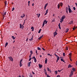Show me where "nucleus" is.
<instances>
[{"mask_svg":"<svg viewBox=\"0 0 77 77\" xmlns=\"http://www.w3.org/2000/svg\"><path fill=\"white\" fill-rule=\"evenodd\" d=\"M8 58H9V60L10 61H11V62H12L13 61V58L12 57H8Z\"/></svg>","mask_w":77,"mask_h":77,"instance_id":"1","label":"nucleus"},{"mask_svg":"<svg viewBox=\"0 0 77 77\" xmlns=\"http://www.w3.org/2000/svg\"><path fill=\"white\" fill-rule=\"evenodd\" d=\"M73 74H74V72H73V71H71V72L69 75V77H72V75H73Z\"/></svg>","mask_w":77,"mask_h":77,"instance_id":"2","label":"nucleus"},{"mask_svg":"<svg viewBox=\"0 0 77 77\" xmlns=\"http://www.w3.org/2000/svg\"><path fill=\"white\" fill-rule=\"evenodd\" d=\"M68 11L69 14L73 12L71 10V8H68Z\"/></svg>","mask_w":77,"mask_h":77,"instance_id":"3","label":"nucleus"},{"mask_svg":"<svg viewBox=\"0 0 77 77\" xmlns=\"http://www.w3.org/2000/svg\"><path fill=\"white\" fill-rule=\"evenodd\" d=\"M32 63V62L30 61L29 62H28V66H29V67H30V64Z\"/></svg>","mask_w":77,"mask_h":77,"instance_id":"4","label":"nucleus"},{"mask_svg":"<svg viewBox=\"0 0 77 77\" xmlns=\"http://www.w3.org/2000/svg\"><path fill=\"white\" fill-rule=\"evenodd\" d=\"M46 22V20H45L44 21V22L43 23V25H42V27H44V25H45V23Z\"/></svg>","mask_w":77,"mask_h":77,"instance_id":"5","label":"nucleus"},{"mask_svg":"<svg viewBox=\"0 0 77 77\" xmlns=\"http://www.w3.org/2000/svg\"><path fill=\"white\" fill-rule=\"evenodd\" d=\"M64 18H65V15L61 17V20H63Z\"/></svg>","mask_w":77,"mask_h":77,"instance_id":"6","label":"nucleus"},{"mask_svg":"<svg viewBox=\"0 0 77 77\" xmlns=\"http://www.w3.org/2000/svg\"><path fill=\"white\" fill-rule=\"evenodd\" d=\"M54 36H56V35H57V33L55 32L54 33Z\"/></svg>","mask_w":77,"mask_h":77,"instance_id":"7","label":"nucleus"},{"mask_svg":"<svg viewBox=\"0 0 77 77\" xmlns=\"http://www.w3.org/2000/svg\"><path fill=\"white\" fill-rule=\"evenodd\" d=\"M38 66H39V68H42V65L39 64L38 65Z\"/></svg>","mask_w":77,"mask_h":77,"instance_id":"8","label":"nucleus"},{"mask_svg":"<svg viewBox=\"0 0 77 77\" xmlns=\"http://www.w3.org/2000/svg\"><path fill=\"white\" fill-rule=\"evenodd\" d=\"M23 16H22L21 17L22 18H24V17H25V14H23Z\"/></svg>","mask_w":77,"mask_h":77,"instance_id":"9","label":"nucleus"},{"mask_svg":"<svg viewBox=\"0 0 77 77\" xmlns=\"http://www.w3.org/2000/svg\"><path fill=\"white\" fill-rule=\"evenodd\" d=\"M47 58H46L45 59V64H47Z\"/></svg>","mask_w":77,"mask_h":77,"instance_id":"10","label":"nucleus"},{"mask_svg":"<svg viewBox=\"0 0 77 77\" xmlns=\"http://www.w3.org/2000/svg\"><path fill=\"white\" fill-rule=\"evenodd\" d=\"M29 77H33V75L31 73H30V74L29 75Z\"/></svg>","mask_w":77,"mask_h":77,"instance_id":"11","label":"nucleus"},{"mask_svg":"<svg viewBox=\"0 0 77 77\" xmlns=\"http://www.w3.org/2000/svg\"><path fill=\"white\" fill-rule=\"evenodd\" d=\"M31 29H32V31H33L34 30V27L33 26H32L31 28Z\"/></svg>","mask_w":77,"mask_h":77,"instance_id":"12","label":"nucleus"},{"mask_svg":"<svg viewBox=\"0 0 77 77\" xmlns=\"http://www.w3.org/2000/svg\"><path fill=\"white\" fill-rule=\"evenodd\" d=\"M42 37H43V35L41 36L40 37L38 38V39H39V40H40V39L41 38H42Z\"/></svg>","mask_w":77,"mask_h":77,"instance_id":"13","label":"nucleus"},{"mask_svg":"<svg viewBox=\"0 0 77 77\" xmlns=\"http://www.w3.org/2000/svg\"><path fill=\"white\" fill-rule=\"evenodd\" d=\"M73 22L72 21H71L69 23V24H72Z\"/></svg>","mask_w":77,"mask_h":77,"instance_id":"14","label":"nucleus"},{"mask_svg":"<svg viewBox=\"0 0 77 77\" xmlns=\"http://www.w3.org/2000/svg\"><path fill=\"white\" fill-rule=\"evenodd\" d=\"M20 28L21 29V28H22V29H23V26H22V25H21V24H20Z\"/></svg>","mask_w":77,"mask_h":77,"instance_id":"15","label":"nucleus"},{"mask_svg":"<svg viewBox=\"0 0 77 77\" xmlns=\"http://www.w3.org/2000/svg\"><path fill=\"white\" fill-rule=\"evenodd\" d=\"M40 15L41 14H37V15L38 16V18H39V17H40Z\"/></svg>","mask_w":77,"mask_h":77,"instance_id":"16","label":"nucleus"},{"mask_svg":"<svg viewBox=\"0 0 77 77\" xmlns=\"http://www.w3.org/2000/svg\"><path fill=\"white\" fill-rule=\"evenodd\" d=\"M2 15H3V20H4V18H5V15L4 14H2Z\"/></svg>","mask_w":77,"mask_h":77,"instance_id":"17","label":"nucleus"},{"mask_svg":"<svg viewBox=\"0 0 77 77\" xmlns=\"http://www.w3.org/2000/svg\"><path fill=\"white\" fill-rule=\"evenodd\" d=\"M72 67L71 64H69L68 66V68H71Z\"/></svg>","mask_w":77,"mask_h":77,"instance_id":"18","label":"nucleus"},{"mask_svg":"<svg viewBox=\"0 0 77 77\" xmlns=\"http://www.w3.org/2000/svg\"><path fill=\"white\" fill-rule=\"evenodd\" d=\"M60 5L61 6V7H62V6H63V3H62V2H60Z\"/></svg>","mask_w":77,"mask_h":77,"instance_id":"19","label":"nucleus"},{"mask_svg":"<svg viewBox=\"0 0 77 77\" xmlns=\"http://www.w3.org/2000/svg\"><path fill=\"white\" fill-rule=\"evenodd\" d=\"M20 67L21 66H22V65H23V64L21 63H20Z\"/></svg>","mask_w":77,"mask_h":77,"instance_id":"20","label":"nucleus"},{"mask_svg":"<svg viewBox=\"0 0 77 77\" xmlns=\"http://www.w3.org/2000/svg\"><path fill=\"white\" fill-rule=\"evenodd\" d=\"M11 38H13V39H15V37H14V36H11Z\"/></svg>","mask_w":77,"mask_h":77,"instance_id":"21","label":"nucleus"},{"mask_svg":"<svg viewBox=\"0 0 77 77\" xmlns=\"http://www.w3.org/2000/svg\"><path fill=\"white\" fill-rule=\"evenodd\" d=\"M37 49H38V50H41V48L39 47H37Z\"/></svg>","mask_w":77,"mask_h":77,"instance_id":"22","label":"nucleus"},{"mask_svg":"<svg viewBox=\"0 0 77 77\" xmlns=\"http://www.w3.org/2000/svg\"><path fill=\"white\" fill-rule=\"evenodd\" d=\"M69 31V29H67L66 31V33H67V32H68Z\"/></svg>","mask_w":77,"mask_h":77,"instance_id":"23","label":"nucleus"},{"mask_svg":"<svg viewBox=\"0 0 77 77\" xmlns=\"http://www.w3.org/2000/svg\"><path fill=\"white\" fill-rule=\"evenodd\" d=\"M30 53H31L30 54H33V51H30Z\"/></svg>","mask_w":77,"mask_h":77,"instance_id":"24","label":"nucleus"},{"mask_svg":"<svg viewBox=\"0 0 77 77\" xmlns=\"http://www.w3.org/2000/svg\"><path fill=\"white\" fill-rule=\"evenodd\" d=\"M54 72H55V74L56 75L57 74V71H55Z\"/></svg>","mask_w":77,"mask_h":77,"instance_id":"25","label":"nucleus"},{"mask_svg":"<svg viewBox=\"0 0 77 77\" xmlns=\"http://www.w3.org/2000/svg\"><path fill=\"white\" fill-rule=\"evenodd\" d=\"M34 60L35 62V63H36V62H37L36 59L35 58V59H34Z\"/></svg>","mask_w":77,"mask_h":77,"instance_id":"26","label":"nucleus"},{"mask_svg":"<svg viewBox=\"0 0 77 77\" xmlns=\"http://www.w3.org/2000/svg\"><path fill=\"white\" fill-rule=\"evenodd\" d=\"M58 9H59V8H60V5H59V4H58Z\"/></svg>","mask_w":77,"mask_h":77,"instance_id":"27","label":"nucleus"},{"mask_svg":"<svg viewBox=\"0 0 77 77\" xmlns=\"http://www.w3.org/2000/svg\"><path fill=\"white\" fill-rule=\"evenodd\" d=\"M41 29H39V30L38 32V33H40L41 32Z\"/></svg>","mask_w":77,"mask_h":77,"instance_id":"28","label":"nucleus"},{"mask_svg":"<svg viewBox=\"0 0 77 77\" xmlns=\"http://www.w3.org/2000/svg\"><path fill=\"white\" fill-rule=\"evenodd\" d=\"M14 9H15V8L13 7L12 8V11H14Z\"/></svg>","mask_w":77,"mask_h":77,"instance_id":"29","label":"nucleus"},{"mask_svg":"<svg viewBox=\"0 0 77 77\" xmlns=\"http://www.w3.org/2000/svg\"><path fill=\"white\" fill-rule=\"evenodd\" d=\"M5 6H6V5H7V1H5Z\"/></svg>","mask_w":77,"mask_h":77,"instance_id":"30","label":"nucleus"},{"mask_svg":"<svg viewBox=\"0 0 77 77\" xmlns=\"http://www.w3.org/2000/svg\"><path fill=\"white\" fill-rule=\"evenodd\" d=\"M48 5V4H46L45 5V7H46H46H47Z\"/></svg>","mask_w":77,"mask_h":77,"instance_id":"31","label":"nucleus"},{"mask_svg":"<svg viewBox=\"0 0 77 77\" xmlns=\"http://www.w3.org/2000/svg\"><path fill=\"white\" fill-rule=\"evenodd\" d=\"M66 12L67 13V14H68V10H66Z\"/></svg>","mask_w":77,"mask_h":77,"instance_id":"32","label":"nucleus"},{"mask_svg":"<svg viewBox=\"0 0 77 77\" xmlns=\"http://www.w3.org/2000/svg\"><path fill=\"white\" fill-rule=\"evenodd\" d=\"M68 9H71V7H70V6L69 5H68Z\"/></svg>","mask_w":77,"mask_h":77,"instance_id":"33","label":"nucleus"},{"mask_svg":"<svg viewBox=\"0 0 77 77\" xmlns=\"http://www.w3.org/2000/svg\"><path fill=\"white\" fill-rule=\"evenodd\" d=\"M32 40H33V37H32L31 39H29V41H32Z\"/></svg>","mask_w":77,"mask_h":77,"instance_id":"34","label":"nucleus"},{"mask_svg":"<svg viewBox=\"0 0 77 77\" xmlns=\"http://www.w3.org/2000/svg\"><path fill=\"white\" fill-rule=\"evenodd\" d=\"M8 45V42H7L6 43L5 45H6V46H7V45Z\"/></svg>","mask_w":77,"mask_h":77,"instance_id":"35","label":"nucleus"},{"mask_svg":"<svg viewBox=\"0 0 77 77\" xmlns=\"http://www.w3.org/2000/svg\"><path fill=\"white\" fill-rule=\"evenodd\" d=\"M48 55L50 56H51V57L52 56V55H51L50 54H48Z\"/></svg>","mask_w":77,"mask_h":77,"instance_id":"36","label":"nucleus"},{"mask_svg":"<svg viewBox=\"0 0 77 77\" xmlns=\"http://www.w3.org/2000/svg\"><path fill=\"white\" fill-rule=\"evenodd\" d=\"M47 70L48 71H50L49 69V68H48V67H47Z\"/></svg>","mask_w":77,"mask_h":77,"instance_id":"37","label":"nucleus"},{"mask_svg":"<svg viewBox=\"0 0 77 77\" xmlns=\"http://www.w3.org/2000/svg\"><path fill=\"white\" fill-rule=\"evenodd\" d=\"M63 56H65V53H63Z\"/></svg>","mask_w":77,"mask_h":77,"instance_id":"38","label":"nucleus"},{"mask_svg":"<svg viewBox=\"0 0 77 77\" xmlns=\"http://www.w3.org/2000/svg\"><path fill=\"white\" fill-rule=\"evenodd\" d=\"M32 58L34 59H35L36 58H35V57L33 56Z\"/></svg>","mask_w":77,"mask_h":77,"instance_id":"39","label":"nucleus"},{"mask_svg":"<svg viewBox=\"0 0 77 77\" xmlns=\"http://www.w3.org/2000/svg\"><path fill=\"white\" fill-rule=\"evenodd\" d=\"M32 54H30L29 55V58H30V57H31V56H32Z\"/></svg>","mask_w":77,"mask_h":77,"instance_id":"40","label":"nucleus"},{"mask_svg":"<svg viewBox=\"0 0 77 77\" xmlns=\"http://www.w3.org/2000/svg\"><path fill=\"white\" fill-rule=\"evenodd\" d=\"M54 55H55V56H56V57H58V56H57V55L56 54V53H55L54 54Z\"/></svg>","mask_w":77,"mask_h":77,"instance_id":"41","label":"nucleus"},{"mask_svg":"<svg viewBox=\"0 0 77 77\" xmlns=\"http://www.w3.org/2000/svg\"><path fill=\"white\" fill-rule=\"evenodd\" d=\"M69 55L70 56V57H71V53H70L69 54Z\"/></svg>","mask_w":77,"mask_h":77,"instance_id":"42","label":"nucleus"},{"mask_svg":"<svg viewBox=\"0 0 77 77\" xmlns=\"http://www.w3.org/2000/svg\"><path fill=\"white\" fill-rule=\"evenodd\" d=\"M61 20V21L60 20V22L61 23H62V22H63V21L62 19Z\"/></svg>","mask_w":77,"mask_h":77,"instance_id":"43","label":"nucleus"},{"mask_svg":"<svg viewBox=\"0 0 77 77\" xmlns=\"http://www.w3.org/2000/svg\"><path fill=\"white\" fill-rule=\"evenodd\" d=\"M22 61H23V59H21L20 62V63H21V62H22Z\"/></svg>","mask_w":77,"mask_h":77,"instance_id":"44","label":"nucleus"},{"mask_svg":"<svg viewBox=\"0 0 77 77\" xmlns=\"http://www.w3.org/2000/svg\"><path fill=\"white\" fill-rule=\"evenodd\" d=\"M44 72H47V71H46V69H45L44 70Z\"/></svg>","mask_w":77,"mask_h":77,"instance_id":"45","label":"nucleus"},{"mask_svg":"<svg viewBox=\"0 0 77 77\" xmlns=\"http://www.w3.org/2000/svg\"><path fill=\"white\" fill-rule=\"evenodd\" d=\"M66 50H68V47H66Z\"/></svg>","mask_w":77,"mask_h":77,"instance_id":"46","label":"nucleus"},{"mask_svg":"<svg viewBox=\"0 0 77 77\" xmlns=\"http://www.w3.org/2000/svg\"><path fill=\"white\" fill-rule=\"evenodd\" d=\"M73 10H75V7H73Z\"/></svg>","mask_w":77,"mask_h":77,"instance_id":"47","label":"nucleus"},{"mask_svg":"<svg viewBox=\"0 0 77 77\" xmlns=\"http://www.w3.org/2000/svg\"><path fill=\"white\" fill-rule=\"evenodd\" d=\"M57 60H59V59H60L59 58V57H57Z\"/></svg>","mask_w":77,"mask_h":77,"instance_id":"48","label":"nucleus"},{"mask_svg":"<svg viewBox=\"0 0 77 77\" xmlns=\"http://www.w3.org/2000/svg\"><path fill=\"white\" fill-rule=\"evenodd\" d=\"M48 9L46 11V13H48Z\"/></svg>","mask_w":77,"mask_h":77,"instance_id":"49","label":"nucleus"},{"mask_svg":"<svg viewBox=\"0 0 77 77\" xmlns=\"http://www.w3.org/2000/svg\"><path fill=\"white\" fill-rule=\"evenodd\" d=\"M72 70H73V71H75V68H73L72 69Z\"/></svg>","mask_w":77,"mask_h":77,"instance_id":"50","label":"nucleus"},{"mask_svg":"<svg viewBox=\"0 0 77 77\" xmlns=\"http://www.w3.org/2000/svg\"><path fill=\"white\" fill-rule=\"evenodd\" d=\"M75 26H74V27L73 28V30H75Z\"/></svg>","mask_w":77,"mask_h":77,"instance_id":"51","label":"nucleus"},{"mask_svg":"<svg viewBox=\"0 0 77 77\" xmlns=\"http://www.w3.org/2000/svg\"><path fill=\"white\" fill-rule=\"evenodd\" d=\"M32 59V58H30L29 60V61H30V60H31V59Z\"/></svg>","mask_w":77,"mask_h":77,"instance_id":"52","label":"nucleus"},{"mask_svg":"<svg viewBox=\"0 0 77 77\" xmlns=\"http://www.w3.org/2000/svg\"><path fill=\"white\" fill-rule=\"evenodd\" d=\"M61 71L59 70H58V72H60Z\"/></svg>","mask_w":77,"mask_h":77,"instance_id":"53","label":"nucleus"},{"mask_svg":"<svg viewBox=\"0 0 77 77\" xmlns=\"http://www.w3.org/2000/svg\"><path fill=\"white\" fill-rule=\"evenodd\" d=\"M69 59H70V60H71V61H72V60H71V57H69Z\"/></svg>","mask_w":77,"mask_h":77,"instance_id":"54","label":"nucleus"},{"mask_svg":"<svg viewBox=\"0 0 77 77\" xmlns=\"http://www.w3.org/2000/svg\"><path fill=\"white\" fill-rule=\"evenodd\" d=\"M45 73L46 75H47V72H45Z\"/></svg>","mask_w":77,"mask_h":77,"instance_id":"55","label":"nucleus"},{"mask_svg":"<svg viewBox=\"0 0 77 77\" xmlns=\"http://www.w3.org/2000/svg\"><path fill=\"white\" fill-rule=\"evenodd\" d=\"M46 20V22H45V24H46L47 23V22H48V21H46V20Z\"/></svg>","mask_w":77,"mask_h":77,"instance_id":"56","label":"nucleus"},{"mask_svg":"<svg viewBox=\"0 0 77 77\" xmlns=\"http://www.w3.org/2000/svg\"><path fill=\"white\" fill-rule=\"evenodd\" d=\"M4 14V15H6V12H5V13Z\"/></svg>","mask_w":77,"mask_h":77,"instance_id":"57","label":"nucleus"},{"mask_svg":"<svg viewBox=\"0 0 77 77\" xmlns=\"http://www.w3.org/2000/svg\"><path fill=\"white\" fill-rule=\"evenodd\" d=\"M57 77H60V75H58L57 76Z\"/></svg>","mask_w":77,"mask_h":77,"instance_id":"58","label":"nucleus"},{"mask_svg":"<svg viewBox=\"0 0 77 77\" xmlns=\"http://www.w3.org/2000/svg\"><path fill=\"white\" fill-rule=\"evenodd\" d=\"M68 8L67 7H66V10H68Z\"/></svg>","mask_w":77,"mask_h":77,"instance_id":"59","label":"nucleus"},{"mask_svg":"<svg viewBox=\"0 0 77 77\" xmlns=\"http://www.w3.org/2000/svg\"><path fill=\"white\" fill-rule=\"evenodd\" d=\"M47 77H50V76H49V75H47Z\"/></svg>","mask_w":77,"mask_h":77,"instance_id":"60","label":"nucleus"},{"mask_svg":"<svg viewBox=\"0 0 77 77\" xmlns=\"http://www.w3.org/2000/svg\"><path fill=\"white\" fill-rule=\"evenodd\" d=\"M59 27L60 29H61V27H60V26H59Z\"/></svg>","mask_w":77,"mask_h":77,"instance_id":"61","label":"nucleus"},{"mask_svg":"<svg viewBox=\"0 0 77 77\" xmlns=\"http://www.w3.org/2000/svg\"><path fill=\"white\" fill-rule=\"evenodd\" d=\"M58 26H60V23L59 24Z\"/></svg>","mask_w":77,"mask_h":77,"instance_id":"62","label":"nucleus"},{"mask_svg":"<svg viewBox=\"0 0 77 77\" xmlns=\"http://www.w3.org/2000/svg\"><path fill=\"white\" fill-rule=\"evenodd\" d=\"M75 4L77 7V3H75Z\"/></svg>","mask_w":77,"mask_h":77,"instance_id":"63","label":"nucleus"},{"mask_svg":"<svg viewBox=\"0 0 77 77\" xmlns=\"http://www.w3.org/2000/svg\"><path fill=\"white\" fill-rule=\"evenodd\" d=\"M30 1H29L28 2V4H30Z\"/></svg>","mask_w":77,"mask_h":77,"instance_id":"64","label":"nucleus"}]
</instances>
